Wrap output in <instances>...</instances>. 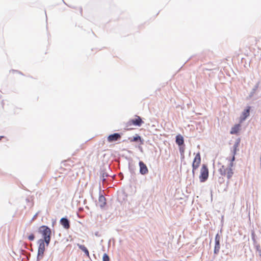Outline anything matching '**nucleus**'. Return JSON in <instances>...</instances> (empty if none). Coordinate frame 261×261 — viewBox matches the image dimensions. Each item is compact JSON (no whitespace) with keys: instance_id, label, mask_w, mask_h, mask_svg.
<instances>
[{"instance_id":"nucleus-1","label":"nucleus","mask_w":261,"mask_h":261,"mask_svg":"<svg viewBox=\"0 0 261 261\" xmlns=\"http://www.w3.org/2000/svg\"><path fill=\"white\" fill-rule=\"evenodd\" d=\"M237 147V146L235 145L232 152V156L231 158H227V160H228L229 162L228 166H226L224 165H222L218 170L219 173L222 176H226L228 179H230L233 174L232 167L233 166V162L235 160L234 156L236 154Z\"/></svg>"},{"instance_id":"nucleus-2","label":"nucleus","mask_w":261,"mask_h":261,"mask_svg":"<svg viewBox=\"0 0 261 261\" xmlns=\"http://www.w3.org/2000/svg\"><path fill=\"white\" fill-rule=\"evenodd\" d=\"M39 232L42 234L43 239L42 240L45 241L46 246H48L51 239V230L50 229L45 226H41L39 229Z\"/></svg>"},{"instance_id":"nucleus-3","label":"nucleus","mask_w":261,"mask_h":261,"mask_svg":"<svg viewBox=\"0 0 261 261\" xmlns=\"http://www.w3.org/2000/svg\"><path fill=\"white\" fill-rule=\"evenodd\" d=\"M143 123V121L140 116H135L134 118L130 119L125 124V126L127 130L133 129V126H140Z\"/></svg>"},{"instance_id":"nucleus-4","label":"nucleus","mask_w":261,"mask_h":261,"mask_svg":"<svg viewBox=\"0 0 261 261\" xmlns=\"http://www.w3.org/2000/svg\"><path fill=\"white\" fill-rule=\"evenodd\" d=\"M38 243L39 244V246L38 248L37 258L38 259H41L43 256L45 249V241H44L42 239H40L38 240Z\"/></svg>"},{"instance_id":"nucleus-5","label":"nucleus","mask_w":261,"mask_h":261,"mask_svg":"<svg viewBox=\"0 0 261 261\" xmlns=\"http://www.w3.org/2000/svg\"><path fill=\"white\" fill-rule=\"evenodd\" d=\"M208 170L206 165L203 164L200 170L199 179L201 182H204L208 178Z\"/></svg>"},{"instance_id":"nucleus-6","label":"nucleus","mask_w":261,"mask_h":261,"mask_svg":"<svg viewBox=\"0 0 261 261\" xmlns=\"http://www.w3.org/2000/svg\"><path fill=\"white\" fill-rule=\"evenodd\" d=\"M201 164V156L200 153H197L192 163V173L194 174L195 171L198 168Z\"/></svg>"},{"instance_id":"nucleus-7","label":"nucleus","mask_w":261,"mask_h":261,"mask_svg":"<svg viewBox=\"0 0 261 261\" xmlns=\"http://www.w3.org/2000/svg\"><path fill=\"white\" fill-rule=\"evenodd\" d=\"M215 245L214 247V252L215 254H217L219 253L220 249V237L218 234L215 236Z\"/></svg>"},{"instance_id":"nucleus-8","label":"nucleus","mask_w":261,"mask_h":261,"mask_svg":"<svg viewBox=\"0 0 261 261\" xmlns=\"http://www.w3.org/2000/svg\"><path fill=\"white\" fill-rule=\"evenodd\" d=\"M121 138V135L118 133H114L109 135L107 138V141L110 142H113L120 140Z\"/></svg>"},{"instance_id":"nucleus-9","label":"nucleus","mask_w":261,"mask_h":261,"mask_svg":"<svg viewBox=\"0 0 261 261\" xmlns=\"http://www.w3.org/2000/svg\"><path fill=\"white\" fill-rule=\"evenodd\" d=\"M139 166L140 172L141 174L145 175L148 172V170L146 165L142 161H140Z\"/></svg>"},{"instance_id":"nucleus-10","label":"nucleus","mask_w":261,"mask_h":261,"mask_svg":"<svg viewBox=\"0 0 261 261\" xmlns=\"http://www.w3.org/2000/svg\"><path fill=\"white\" fill-rule=\"evenodd\" d=\"M250 107H248L247 109L245 110L242 113V116L240 117V121L242 122L244 121L247 117L249 116L250 113Z\"/></svg>"},{"instance_id":"nucleus-11","label":"nucleus","mask_w":261,"mask_h":261,"mask_svg":"<svg viewBox=\"0 0 261 261\" xmlns=\"http://www.w3.org/2000/svg\"><path fill=\"white\" fill-rule=\"evenodd\" d=\"M60 223L61 225L65 228V229H69L70 227L69 222L68 220L66 218H63L60 220Z\"/></svg>"},{"instance_id":"nucleus-12","label":"nucleus","mask_w":261,"mask_h":261,"mask_svg":"<svg viewBox=\"0 0 261 261\" xmlns=\"http://www.w3.org/2000/svg\"><path fill=\"white\" fill-rule=\"evenodd\" d=\"M241 125L240 124H236L234 125L231 129L230 134H237L240 129Z\"/></svg>"},{"instance_id":"nucleus-13","label":"nucleus","mask_w":261,"mask_h":261,"mask_svg":"<svg viewBox=\"0 0 261 261\" xmlns=\"http://www.w3.org/2000/svg\"><path fill=\"white\" fill-rule=\"evenodd\" d=\"M98 201L100 207H102L106 204V199L105 197L101 195L99 197Z\"/></svg>"},{"instance_id":"nucleus-14","label":"nucleus","mask_w":261,"mask_h":261,"mask_svg":"<svg viewBox=\"0 0 261 261\" xmlns=\"http://www.w3.org/2000/svg\"><path fill=\"white\" fill-rule=\"evenodd\" d=\"M176 143L179 146L182 145L184 143V138L181 136L178 135L176 137Z\"/></svg>"},{"instance_id":"nucleus-15","label":"nucleus","mask_w":261,"mask_h":261,"mask_svg":"<svg viewBox=\"0 0 261 261\" xmlns=\"http://www.w3.org/2000/svg\"><path fill=\"white\" fill-rule=\"evenodd\" d=\"M78 246L79 248L82 250L88 257H89V252L87 248L84 245H78Z\"/></svg>"},{"instance_id":"nucleus-16","label":"nucleus","mask_w":261,"mask_h":261,"mask_svg":"<svg viewBox=\"0 0 261 261\" xmlns=\"http://www.w3.org/2000/svg\"><path fill=\"white\" fill-rule=\"evenodd\" d=\"M103 261H110V258L108 255L106 253H105L102 257Z\"/></svg>"},{"instance_id":"nucleus-17","label":"nucleus","mask_w":261,"mask_h":261,"mask_svg":"<svg viewBox=\"0 0 261 261\" xmlns=\"http://www.w3.org/2000/svg\"><path fill=\"white\" fill-rule=\"evenodd\" d=\"M138 141H141V138L139 136H137L134 137L133 139L131 140V141L137 142Z\"/></svg>"},{"instance_id":"nucleus-18","label":"nucleus","mask_w":261,"mask_h":261,"mask_svg":"<svg viewBox=\"0 0 261 261\" xmlns=\"http://www.w3.org/2000/svg\"><path fill=\"white\" fill-rule=\"evenodd\" d=\"M35 238V237H34V235L33 234H30L29 237H28V239H29V240L30 241H33L34 240Z\"/></svg>"},{"instance_id":"nucleus-19","label":"nucleus","mask_w":261,"mask_h":261,"mask_svg":"<svg viewBox=\"0 0 261 261\" xmlns=\"http://www.w3.org/2000/svg\"><path fill=\"white\" fill-rule=\"evenodd\" d=\"M4 138V136H1L0 137V140L1 139V138Z\"/></svg>"}]
</instances>
